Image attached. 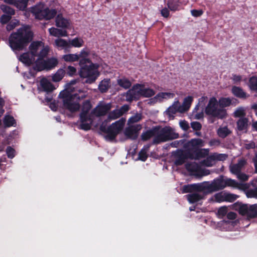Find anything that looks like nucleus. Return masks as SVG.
Segmentation results:
<instances>
[{
    "instance_id": "obj_40",
    "label": "nucleus",
    "mask_w": 257,
    "mask_h": 257,
    "mask_svg": "<svg viewBox=\"0 0 257 257\" xmlns=\"http://www.w3.org/2000/svg\"><path fill=\"white\" fill-rule=\"evenodd\" d=\"M187 198L189 203H194L201 200L202 197L198 193H193L188 195Z\"/></svg>"
},
{
    "instance_id": "obj_32",
    "label": "nucleus",
    "mask_w": 257,
    "mask_h": 257,
    "mask_svg": "<svg viewBox=\"0 0 257 257\" xmlns=\"http://www.w3.org/2000/svg\"><path fill=\"white\" fill-rule=\"evenodd\" d=\"M110 86V79H105L100 82L98 86V88L101 92H104L108 90Z\"/></svg>"
},
{
    "instance_id": "obj_31",
    "label": "nucleus",
    "mask_w": 257,
    "mask_h": 257,
    "mask_svg": "<svg viewBox=\"0 0 257 257\" xmlns=\"http://www.w3.org/2000/svg\"><path fill=\"white\" fill-rule=\"evenodd\" d=\"M231 133V131L227 126H221L217 130V135L221 138H225Z\"/></svg>"
},
{
    "instance_id": "obj_51",
    "label": "nucleus",
    "mask_w": 257,
    "mask_h": 257,
    "mask_svg": "<svg viewBox=\"0 0 257 257\" xmlns=\"http://www.w3.org/2000/svg\"><path fill=\"white\" fill-rule=\"evenodd\" d=\"M228 212V209L226 206H222L220 207L217 211V214L218 216L220 217H222L224 216L226 214H227V213Z\"/></svg>"
},
{
    "instance_id": "obj_53",
    "label": "nucleus",
    "mask_w": 257,
    "mask_h": 257,
    "mask_svg": "<svg viewBox=\"0 0 257 257\" xmlns=\"http://www.w3.org/2000/svg\"><path fill=\"white\" fill-rule=\"evenodd\" d=\"M215 161L214 159L211 158L210 156L204 161V164L207 167H211L214 165Z\"/></svg>"
},
{
    "instance_id": "obj_39",
    "label": "nucleus",
    "mask_w": 257,
    "mask_h": 257,
    "mask_svg": "<svg viewBox=\"0 0 257 257\" xmlns=\"http://www.w3.org/2000/svg\"><path fill=\"white\" fill-rule=\"evenodd\" d=\"M122 114V111L121 110L115 109L109 114L106 121L115 119L120 117Z\"/></svg>"
},
{
    "instance_id": "obj_36",
    "label": "nucleus",
    "mask_w": 257,
    "mask_h": 257,
    "mask_svg": "<svg viewBox=\"0 0 257 257\" xmlns=\"http://www.w3.org/2000/svg\"><path fill=\"white\" fill-rule=\"evenodd\" d=\"M204 108H201L199 110V108L195 107L192 113V117L194 119H199L202 118L204 116Z\"/></svg>"
},
{
    "instance_id": "obj_24",
    "label": "nucleus",
    "mask_w": 257,
    "mask_h": 257,
    "mask_svg": "<svg viewBox=\"0 0 257 257\" xmlns=\"http://www.w3.org/2000/svg\"><path fill=\"white\" fill-rule=\"evenodd\" d=\"M245 164L246 161L244 159H241L237 164H232L230 166V172L234 174L240 173Z\"/></svg>"
},
{
    "instance_id": "obj_8",
    "label": "nucleus",
    "mask_w": 257,
    "mask_h": 257,
    "mask_svg": "<svg viewBox=\"0 0 257 257\" xmlns=\"http://www.w3.org/2000/svg\"><path fill=\"white\" fill-rule=\"evenodd\" d=\"M204 146L203 140L200 139H194L187 144V150L191 153V158L198 159L204 157L208 154V149H200L199 148Z\"/></svg>"
},
{
    "instance_id": "obj_45",
    "label": "nucleus",
    "mask_w": 257,
    "mask_h": 257,
    "mask_svg": "<svg viewBox=\"0 0 257 257\" xmlns=\"http://www.w3.org/2000/svg\"><path fill=\"white\" fill-rule=\"evenodd\" d=\"M2 11L9 15L12 16L15 13V10L9 6L5 5H2L0 7Z\"/></svg>"
},
{
    "instance_id": "obj_12",
    "label": "nucleus",
    "mask_w": 257,
    "mask_h": 257,
    "mask_svg": "<svg viewBox=\"0 0 257 257\" xmlns=\"http://www.w3.org/2000/svg\"><path fill=\"white\" fill-rule=\"evenodd\" d=\"M156 131L157 137L155 142L157 143L176 139L178 137V135L174 133L170 127L166 126L161 128H156Z\"/></svg>"
},
{
    "instance_id": "obj_28",
    "label": "nucleus",
    "mask_w": 257,
    "mask_h": 257,
    "mask_svg": "<svg viewBox=\"0 0 257 257\" xmlns=\"http://www.w3.org/2000/svg\"><path fill=\"white\" fill-rule=\"evenodd\" d=\"M180 108V103L178 100H176L168 108L166 113L169 116H171L177 112H181Z\"/></svg>"
},
{
    "instance_id": "obj_35",
    "label": "nucleus",
    "mask_w": 257,
    "mask_h": 257,
    "mask_svg": "<svg viewBox=\"0 0 257 257\" xmlns=\"http://www.w3.org/2000/svg\"><path fill=\"white\" fill-rule=\"evenodd\" d=\"M247 85L250 90L257 91V76H252L250 77Z\"/></svg>"
},
{
    "instance_id": "obj_2",
    "label": "nucleus",
    "mask_w": 257,
    "mask_h": 257,
    "mask_svg": "<svg viewBox=\"0 0 257 257\" xmlns=\"http://www.w3.org/2000/svg\"><path fill=\"white\" fill-rule=\"evenodd\" d=\"M29 52L19 56V59L26 65H36V61H41L45 57L49 51L47 45L42 41H34L29 46Z\"/></svg>"
},
{
    "instance_id": "obj_19",
    "label": "nucleus",
    "mask_w": 257,
    "mask_h": 257,
    "mask_svg": "<svg viewBox=\"0 0 257 257\" xmlns=\"http://www.w3.org/2000/svg\"><path fill=\"white\" fill-rule=\"evenodd\" d=\"M56 25L58 27L62 28H71V23L70 21L64 18L62 15H58L55 20Z\"/></svg>"
},
{
    "instance_id": "obj_22",
    "label": "nucleus",
    "mask_w": 257,
    "mask_h": 257,
    "mask_svg": "<svg viewBox=\"0 0 257 257\" xmlns=\"http://www.w3.org/2000/svg\"><path fill=\"white\" fill-rule=\"evenodd\" d=\"M40 88L43 91L46 92H51L56 89V87L46 78H43L41 80Z\"/></svg>"
},
{
    "instance_id": "obj_13",
    "label": "nucleus",
    "mask_w": 257,
    "mask_h": 257,
    "mask_svg": "<svg viewBox=\"0 0 257 257\" xmlns=\"http://www.w3.org/2000/svg\"><path fill=\"white\" fill-rule=\"evenodd\" d=\"M235 207L240 214L248 218H254L257 215V204H235Z\"/></svg>"
},
{
    "instance_id": "obj_15",
    "label": "nucleus",
    "mask_w": 257,
    "mask_h": 257,
    "mask_svg": "<svg viewBox=\"0 0 257 257\" xmlns=\"http://www.w3.org/2000/svg\"><path fill=\"white\" fill-rule=\"evenodd\" d=\"M238 198V196L226 192L222 191L215 194L211 199L216 202H233Z\"/></svg>"
},
{
    "instance_id": "obj_23",
    "label": "nucleus",
    "mask_w": 257,
    "mask_h": 257,
    "mask_svg": "<svg viewBox=\"0 0 257 257\" xmlns=\"http://www.w3.org/2000/svg\"><path fill=\"white\" fill-rule=\"evenodd\" d=\"M89 54V51L87 48H84L81 50L79 54H78L79 56V58H81L79 63L80 66L91 63L90 60L87 58Z\"/></svg>"
},
{
    "instance_id": "obj_61",
    "label": "nucleus",
    "mask_w": 257,
    "mask_h": 257,
    "mask_svg": "<svg viewBox=\"0 0 257 257\" xmlns=\"http://www.w3.org/2000/svg\"><path fill=\"white\" fill-rule=\"evenodd\" d=\"M231 79L234 83H238L241 81L242 77L239 75L233 74Z\"/></svg>"
},
{
    "instance_id": "obj_58",
    "label": "nucleus",
    "mask_w": 257,
    "mask_h": 257,
    "mask_svg": "<svg viewBox=\"0 0 257 257\" xmlns=\"http://www.w3.org/2000/svg\"><path fill=\"white\" fill-rule=\"evenodd\" d=\"M179 125L184 131H187L189 128L188 123L185 120H180Z\"/></svg>"
},
{
    "instance_id": "obj_57",
    "label": "nucleus",
    "mask_w": 257,
    "mask_h": 257,
    "mask_svg": "<svg viewBox=\"0 0 257 257\" xmlns=\"http://www.w3.org/2000/svg\"><path fill=\"white\" fill-rule=\"evenodd\" d=\"M76 73V69L75 67H73V66H69L68 67L67 69V73L69 75V76H73L74 75H75Z\"/></svg>"
},
{
    "instance_id": "obj_60",
    "label": "nucleus",
    "mask_w": 257,
    "mask_h": 257,
    "mask_svg": "<svg viewBox=\"0 0 257 257\" xmlns=\"http://www.w3.org/2000/svg\"><path fill=\"white\" fill-rule=\"evenodd\" d=\"M11 18V16L4 15L2 16L1 22L3 24H6L8 22Z\"/></svg>"
},
{
    "instance_id": "obj_55",
    "label": "nucleus",
    "mask_w": 257,
    "mask_h": 257,
    "mask_svg": "<svg viewBox=\"0 0 257 257\" xmlns=\"http://www.w3.org/2000/svg\"><path fill=\"white\" fill-rule=\"evenodd\" d=\"M237 176V178L242 181H247L248 179L249 176L244 173H238L235 174Z\"/></svg>"
},
{
    "instance_id": "obj_34",
    "label": "nucleus",
    "mask_w": 257,
    "mask_h": 257,
    "mask_svg": "<svg viewBox=\"0 0 257 257\" xmlns=\"http://www.w3.org/2000/svg\"><path fill=\"white\" fill-rule=\"evenodd\" d=\"M65 71L63 69H59L53 75H52V79L54 82H59L63 78Z\"/></svg>"
},
{
    "instance_id": "obj_10",
    "label": "nucleus",
    "mask_w": 257,
    "mask_h": 257,
    "mask_svg": "<svg viewBox=\"0 0 257 257\" xmlns=\"http://www.w3.org/2000/svg\"><path fill=\"white\" fill-rule=\"evenodd\" d=\"M239 185L235 180L230 178L224 179L223 177H220L214 180L211 183L208 182V192L221 190L227 186L238 188Z\"/></svg>"
},
{
    "instance_id": "obj_62",
    "label": "nucleus",
    "mask_w": 257,
    "mask_h": 257,
    "mask_svg": "<svg viewBox=\"0 0 257 257\" xmlns=\"http://www.w3.org/2000/svg\"><path fill=\"white\" fill-rule=\"evenodd\" d=\"M209 144L210 146L217 147L220 145V142L217 139H213L209 142Z\"/></svg>"
},
{
    "instance_id": "obj_52",
    "label": "nucleus",
    "mask_w": 257,
    "mask_h": 257,
    "mask_svg": "<svg viewBox=\"0 0 257 257\" xmlns=\"http://www.w3.org/2000/svg\"><path fill=\"white\" fill-rule=\"evenodd\" d=\"M19 21L15 20L11 21L7 26V29L11 31L18 25Z\"/></svg>"
},
{
    "instance_id": "obj_7",
    "label": "nucleus",
    "mask_w": 257,
    "mask_h": 257,
    "mask_svg": "<svg viewBox=\"0 0 257 257\" xmlns=\"http://www.w3.org/2000/svg\"><path fill=\"white\" fill-rule=\"evenodd\" d=\"M89 65L84 64L80 66L79 75L81 78H85V82L87 83H92L95 81L99 75L98 71L99 65L92 63H88Z\"/></svg>"
},
{
    "instance_id": "obj_49",
    "label": "nucleus",
    "mask_w": 257,
    "mask_h": 257,
    "mask_svg": "<svg viewBox=\"0 0 257 257\" xmlns=\"http://www.w3.org/2000/svg\"><path fill=\"white\" fill-rule=\"evenodd\" d=\"M142 119V116L140 114H137L131 117L128 120V123L130 125L131 123L137 122Z\"/></svg>"
},
{
    "instance_id": "obj_26",
    "label": "nucleus",
    "mask_w": 257,
    "mask_h": 257,
    "mask_svg": "<svg viewBox=\"0 0 257 257\" xmlns=\"http://www.w3.org/2000/svg\"><path fill=\"white\" fill-rule=\"evenodd\" d=\"M193 100V97L191 96H188L184 98L182 104H180L181 113L184 112L189 110Z\"/></svg>"
},
{
    "instance_id": "obj_17",
    "label": "nucleus",
    "mask_w": 257,
    "mask_h": 257,
    "mask_svg": "<svg viewBox=\"0 0 257 257\" xmlns=\"http://www.w3.org/2000/svg\"><path fill=\"white\" fill-rule=\"evenodd\" d=\"M141 129L142 126L140 124L130 125L125 130V134L128 138L135 139L138 137L139 132Z\"/></svg>"
},
{
    "instance_id": "obj_48",
    "label": "nucleus",
    "mask_w": 257,
    "mask_h": 257,
    "mask_svg": "<svg viewBox=\"0 0 257 257\" xmlns=\"http://www.w3.org/2000/svg\"><path fill=\"white\" fill-rule=\"evenodd\" d=\"M207 100H208V98L207 96H202L198 99V104L196 105V106L195 107H197L198 108L201 107V108H204L203 107L205 105Z\"/></svg>"
},
{
    "instance_id": "obj_64",
    "label": "nucleus",
    "mask_w": 257,
    "mask_h": 257,
    "mask_svg": "<svg viewBox=\"0 0 257 257\" xmlns=\"http://www.w3.org/2000/svg\"><path fill=\"white\" fill-rule=\"evenodd\" d=\"M236 214L233 212H230L227 214V217L229 219H234L236 218Z\"/></svg>"
},
{
    "instance_id": "obj_56",
    "label": "nucleus",
    "mask_w": 257,
    "mask_h": 257,
    "mask_svg": "<svg viewBox=\"0 0 257 257\" xmlns=\"http://www.w3.org/2000/svg\"><path fill=\"white\" fill-rule=\"evenodd\" d=\"M191 15L195 17L201 16L203 14L202 10H192L191 11Z\"/></svg>"
},
{
    "instance_id": "obj_47",
    "label": "nucleus",
    "mask_w": 257,
    "mask_h": 257,
    "mask_svg": "<svg viewBox=\"0 0 257 257\" xmlns=\"http://www.w3.org/2000/svg\"><path fill=\"white\" fill-rule=\"evenodd\" d=\"M211 158L215 161H224L227 158V155L224 154H214L211 156Z\"/></svg>"
},
{
    "instance_id": "obj_29",
    "label": "nucleus",
    "mask_w": 257,
    "mask_h": 257,
    "mask_svg": "<svg viewBox=\"0 0 257 257\" xmlns=\"http://www.w3.org/2000/svg\"><path fill=\"white\" fill-rule=\"evenodd\" d=\"M69 43L70 44V48H80L83 46L84 41L81 37H76L74 39L69 40Z\"/></svg>"
},
{
    "instance_id": "obj_63",
    "label": "nucleus",
    "mask_w": 257,
    "mask_h": 257,
    "mask_svg": "<svg viewBox=\"0 0 257 257\" xmlns=\"http://www.w3.org/2000/svg\"><path fill=\"white\" fill-rule=\"evenodd\" d=\"M161 15L165 18H168L169 16V11L167 8H164L161 11Z\"/></svg>"
},
{
    "instance_id": "obj_41",
    "label": "nucleus",
    "mask_w": 257,
    "mask_h": 257,
    "mask_svg": "<svg viewBox=\"0 0 257 257\" xmlns=\"http://www.w3.org/2000/svg\"><path fill=\"white\" fill-rule=\"evenodd\" d=\"M28 0H17L15 7L21 11H24L29 5Z\"/></svg>"
},
{
    "instance_id": "obj_25",
    "label": "nucleus",
    "mask_w": 257,
    "mask_h": 257,
    "mask_svg": "<svg viewBox=\"0 0 257 257\" xmlns=\"http://www.w3.org/2000/svg\"><path fill=\"white\" fill-rule=\"evenodd\" d=\"M234 100L236 101L235 99L230 97H221L218 101V102L220 108H223L230 105L235 106L236 103L233 101Z\"/></svg>"
},
{
    "instance_id": "obj_46",
    "label": "nucleus",
    "mask_w": 257,
    "mask_h": 257,
    "mask_svg": "<svg viewBox=\"0 0 257 257\" xmlns=\"http://www.w3.org/2000/svg\"><path fill=\"white\" fill-rule=\"evenodd\" d=\"M15 123V120L13 117L9 115H7L5 116L4 119V124L6 126L9 127L13 126Z\"/></svg>"
},
{
    "instance_id": "obj_18",
    "label": "nucleus",
    "mask_w": 257,
    "mask_h": 257,
    "mask_svg": "<svg viewBox=\"0 0 257 257\" xmlns=\"http://www.w3.org/2000/svg\"><path fill=\"white\" fill-rule=\"evenodd\" d=\"M250 123L247 117H241L236 121V127L238 131L242 133H246Z\"/></svg>"
},
{
    "instance_id": "obj_4",
    "label": "nucleus",
    "mask_w": 257,
    "mask_h": 257,
    "mask_svg": "<svg viewBox=\"0 0 257 257\" xmlns=\"http://www.w3.org/2000/svg\"><path fill=\"white\" fill-rule=\"evenodd\" d=\"M75 82V80L72 81L70 83L67 84L65 89L59 94L60 97L63 99L64 107L72 112L77 111L80 108L79 103L75 100L83 99L86 96L85 93L81 95L72 93L71 85L74 84Z\"/></svg>"
},
{
    "instance_id": "obj_42",
    "label": "nucleus",
    "mask_w": 257,
    "mask_h": 257,
    "mask_svg": "<svg viewBox=\"0 0 257 257\" xmlns=\"http://www.w3.org/2000/svg\"><path fill=\"white\" fill-rule=\"evenodd\" d=\"M167 6L168 8L172 11L178 10L179 7V0H168Z\"/></svg>"
},
{
    "instance_id": "obj_14",
    "label": "nucleus",
    "mask_w": 257,
    "mask_h": 257,
    "mask_svg": "<svg viewBox=\"0 0 257 257\" xmlns=\"http://www.w3.org/2000/svg\"><path fill=\"white\" fill-rule=\"evenodd\" d=\"M58 60L55 58H51L47 60L36 61V65H34V69L40 71L44 69L49 70L54 68L58 64Z\"/></svg>"
},
{
    "instance_id": "obj_16",
    "label": "nucleus",
    "mask_w": 257,
    "mask_h": 257,
    "mask_svg": "<svg viewBox=\"0 0 257 257\" xmlns=\"http://www.w3.org/2000/svg\"><path fill=\"white\" fill-rule=\"evenodd\" d=\"M175 94L170 92H162L158 93L155 96L148 100V103L153 105L157 102H161L164 100L172 98Z\"/></svg>"
},
{
    "instance_id": "obj_11",
    "label": "nucleus",
    "mask_w": 257,
    "mask_h": 257,
    "mask_svg": "<svg viewBox=\"0 0 257 257\" xmlns=\"http://www.w3.org/2000/svg\"><path fill=\"white\" fill-rule=\"evenodd\" d=\"M124 120L120 119L113 123L108 127H106L105 122L102 123L100 126V129L103 132L107 133L106 136V139L111 140L114 139L116 136L121 131L124 124Z\"/></svg>"
},
{
    "instance_id": "obj_33",
    "label": "nucleus",
    "mask_w": 257,
    "mask_h": 257,
    "mask_svg": "<svg viewBox=\"0 0 257 257\" xmlns=\"http://www.w3.org/2000/svg\"><path fill=\"white\" fill-rule=\"evenodd\" d=\"M117 83L119 86L125 89L130 88L132 84L131 81L125 77L117 79Z\"/></svg>"
},
{
    "instance_id": "obj_43",
    "label": "nucleus",
    "mask_w": 257,
    "mask_h": 257,
    "mask_svg": "<svg viewBox=\"0 0 257 257\" xmlns=\"http://www.w3.org/2000/svg\"><path fill=\"white\" fill-rule=\"evenodd\" d=\"M149 146H145L140 152L139 154L138 159L142 161H145L148 158L147 152L149 150Z\"/></svg>"
},
{
    "instance_id": "obj_21",
    "label": "nucleus",
    "mask_w": 257,
    "mask_h": 257,
    "mask_svg": "<svg viewBox=\"0 0 257 257\" xmlns=\"http://www.w3.org/2000/svg\"><path fill=\"white\" fill-rule=\"evenodd\" d=\"M231 92L235 97L243 99L248 98L249 96L241 87L236 86L232 87Z\"/></svg>"
},
{
    "instance_id": "obj_9",
    "label": "nucleus",
    "mask_w": 257,
    "mask_h": 257,
    "mask_svg": "<svg viewBox=\"0 0 257 257\" xmlns=\"http://www.w3.org/2000/svg\"><path fill=\"white\" fill-rule=\"evenodd\" d=\"M205 113L208 115L222 119L227 116L225 109L220 108L218 100L215 97H211L204 108Z\"/></svg>"
},
{
    "instance_id": "obj_59",
    "label": "nucleus",
    "mask_w": 257,
    "mask_h": 257,
    "mask_svg": "<svg viewBox=\"0 0 257 257\" xmlns=\"http://www.w3.org/2000/svg\"><path fill=\"white\" fill-rule=\"evenodd\" d=\"M191 125L192 128L193 130H195L196 131L199 130L201 128V124L199 122H196V121H194V122H191Z\"/></svg>"
},
{
    "instance_id": "obj_50",
    "label": "nucleus",
    "mask_w": 257,
    "mask_h": 257,
    "mask_svg": "<svg viewBox=\"0 0 257 257\" xmlns=\"http://www.w3.org/2000/svg\"><path fill=\"white\" fill-rule=\"evenodd\" d=\"M246 196L248 198H257V188L254 189H250L246 192Z\"/></svg>"
},
{
    "instance_id": "obj_5",
    "label": "nucleus",
    "mask_w": 257,
    "mask_h": 257,
    "mask_svg": "<svg viewBox=\"0 0 257 257\" xmlns=\"http://www.w3.org/2000/svg\"><path fill=\"white\" fill-rule=\"evenodd\" d=\"M155 94V91L150 88L146 87L144 85L137 84L128 90L125 93L126 100L131 102L138 99L141 97H150Z\"/></svg>"
},
{
    "instance_id": "obj_44",
    "label": "nucleus",
    "mask_w": 257,
    "mask_h": 257,
    "mask_svg": "<svg viewBox=\"0 0 257 257\" xmlns=\"http://www.w3.org/2000/svg\"><path fill=\"white\" fill-rule=\"evenodd\" d=\"M156 128H154L152 130H149L145 133H144L142 135V139L143 140L146 141L152 137L156 135Z\"/></svg>"
},
{
    "instance_id": "obj_30",
    "label": "nucleus",
    "mask_w": 257,
    "mask_h": 257,
    "mask_svg": "<svg viewBox=\"0 0 257 257\" xmlns=\"http://www.w3.org/2000/svg\"><path fill=\"white\" fill-rule=\"evenodd\" d=\"M70 44L69 41H67L66 40L58 38L55 40L54 45L56 47L61 48L63 49H67L70 48Z\"/></svg>"
},
{
    "instance_id": "obj_54",
    "label": "nucleus",
    "mask_w": 257,
    "mask_h": 257,
    "mask_svg": "<svg viewBox=\"0 0 257 257\" xmlns=\"http://www.w3.org/2000/svg\"><path fill=\"white\" fill-rule=\"evenodd\" d=\"M6 152H7L8 157L9 158L12 159L15 157V154H16L15 151L14 150V149H13L11 147H9L7 148V149L6 150Z\"/></svg>"
},
{
    "instance_id": "obj_3",
    "label": "nucleus",
    "mask_w": 257,
    "mask_h": 257,
    "mask_svg": "<svg viewBox=\"0 0 257 257\" xmlns=\"http://www.w3.org/2000/svg\"><path fill=\"white\" fill-rule=\"evenodd\" d=\"M33 37L30 28L28 26H23L17 32L11 34L9 38L10 46L14 51L22 50L32 40Z\"/></svg>"
},
{
    "instance_id": "obj_38",
    "label": "nucleus",
    "mask_w": 257,
    "mask_h": 257,
    "mask_svg": "<svg viewBox=\"0 0 257 257\" xmlns=\"http://www.w3.org/2000/svg\"><path fill=\"white\" fill-rule=\"evenodd\" d=\"M246 114L245 109L243 107H237L233 113V116L235 117H238L239 118L241 117H245V115Z\"/></svg>"
},
{
    "instance_id": "obj_1",
    "label": "nucleus",
    "mask_w": 257,
    "mask_h": 257,
    "mask_svg": "<svg viewBox=\"0 0 257 257\" xmlns=\"http://www.w3.org/2000/svg\"><path fill=\"white\" fill-rule=\"evenodd\" d=\"M91 107L89 101L84 102L80 113L79 127L82 130L87 131L90 129L92 125L96 126L97 124L94 121L95 117L105 115L111 109V105L110 103L100 101L90 111Z\"/></svg>"
},
{
    "instance_id": "obj_20",
    "label": "nucleus",
    "mask_w": 257,
    "mask_h": 257,
    "mask_svg": "<svg viewBox=\"0 0 257 257\" xmlns=\"http://www.w3.org/2000/svg\"><path fill=\"white\" fill-rule=\"evenodd\" d=\"M189 191H204L208 192V182L191 184L187 187Z\"/></svg>"
},
{
    "instance_id": "obj_6",
    "label": "nucleus",
    "mask_w": 257,
    "mask_h": 257,
    "mask_svg": "<svg viewBox=\"0 0 257 257\" xmlns=\"http://www.w3.org/2000/svg\"><path fill=\"white\" fill-rule=\"evenodd\" d=\"M29 11L32 13L36 19L38 20H50L53 18L57 13L55 9L49 8L42 3H39L31 7Z\"/></svg>"
},
{
    "instance_id": "obj_27",
    "label": "nucleus",
    "mask_w": 257,
    "mask_h": 257,
    "mask_svg": "<svg viewBox=\"0 0 257 257\" xmlns=\"http://www.w3.org/2000/svg\"><path fill=\"white\" fill-rule=\"evenodd\" d=\"M49 32L50 35L56 37L68 36V33L66 30H62L54 27L50 28Z\"/></svg>"
},
{
    "instance_id": "obj_37",
    "label": "nucleus",
    "mask_w": 257,
    "mask_h": 257,
    "mask_svg": "<svg viewBox=\"0 0 257 257\" xmlns=\"http://www.w3.org/2000/svg\"><path fill=\"white\" fill-rule=\"evenodd\" d=\"M63 59L67 62H73L79 59V56L77 54H68L63 56Z\"/></svg>"
}]
</instances>
